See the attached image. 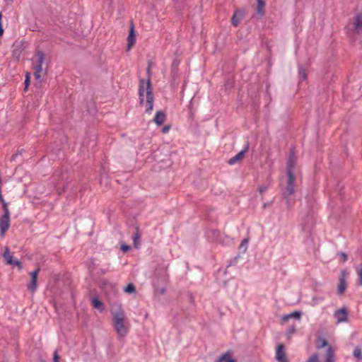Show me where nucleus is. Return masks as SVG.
<instances>
[{
    "label": "nucleus",
    "instance_id": "obj_35",
    "mask_svg": "<svg viewBox=\"0 0 362 362\" xmlns=\"http://www.w3.org/2000/svg\"><path fill=\"white\" fill-rule=\"evenodd\" d=\"M290 319V317H288V315H285L282 317L281 320L284 321V322H286L287 320H288Z\"/></svg>",
    "mask_w": 362,
    "mask_h": 362
},
{
    "label": "nucleus",
    "instance_id": "obj_4",
    "mask_svg": "<svg viewBox=\"0 0 362 362\" xmlns=\"http://www.w3.org/2000/svg\"><path fill=\"white\" fill-rule=\"evenodd\" d=\"M36 62L33 64V69L35 70L34 75L36 79H40L42 76V64L45 60L44 53L41 51L37 52L36 54Z\"/></svg>",
    "mask_w": 362,
    "mask_h": 362
},
{
    "label": "nucleus",
    "instance_id": "obj_13",
    "mask_svg": "<svg viewBox=\"0 0 362 362\" xmlns=\"http://www.w3.org/2000/svg\"><path fill=\"white\" fill-rule=\"evenodd\" d=\"M136 42V35L134 31V26L133 24L131 25L129 29V33L127 37V51H129L134 46Z\"/></svg>",
    "mask_w": 362,
    "mask_h": 362
},
{
    "label": "nucleus",
    "instance_id": "obj_23",
    "mask_svg": "<svg viewBox=\"0 0 362 362\" xmlns=\"http://www.w3.org/2000/svg\"><path fill=\"white\" fill-rule=\"evenodd\" d=\"M124 291L127 293H134L136 292L135 286L133 284H129L124 288Z\"/></svg>",
    "mask_w": 362,
    "mask_h": 362
},
{
    "label": "nucleus",
    "instance_id": "obj_14",
    "mask_svg": "<svg viewBox=\"0 0 362 362\" xmlns=\"http://www.w3.org/2000/svg\"><path fill=\"white\" fill-rule=\"evenodd\" d=\"M166 119V115L163 111H158L154 117L153 121L158 125L163 124Z\"/></svg>",
    "mask_w": 362,
    "mask_h": 362
},
{
    "label": "nucleus",
    "instance_id": "obj_21",
    "mask_svg": "<svg viewBox=\"0 0 362 362\" xmlns=\"http://www.w3.org/2000/svg\"><path fill=\"white\" fill-rule=\"evenodd\" d=\"M92 305L98 310H103V303L98 298H93L92 300Z\"/></svg>",
    "mask_w": 362,
    "mask_h": 362
},
{
    "label": "nucleus",
    "instance_id": "obj_9",
    "mask_svg": "<svg viewBox=\"0 0 362 362\" xmlns=\"http://www.w3.org/2000/svg\"><path fill=\"white\" fill-rule=\"evenodd\" d=\"M307 362H319L317 356L315 354L313 355L308 359ZM325 362H334V353L331 346H329L327 349Z\"/></svg>",
    "mask_w": 362,
    "mask_h": 362
},
{
    "label": "nucleus",
    "instance_id": "obj_2",
    "mask_svg": "<svg viewBox=\"0 0 362 362\" xmlns=\"http://www.w3.org/2000/svg\"><path fill=\"white\" fill-rule=\"evenodd\" d=\"M112 327L120 337H125L129 331V325L124 310L119 307L111 309Z\"/></svg>",
    "mask_w": 362,
    "mask_h": 362
},
{
    "label": "nucleus",
    "instance_id": "obj_17",
    "mask_svg": "<svg viewBox=\"0 0 362 362\" xmlns=\"http://www.w3.org/2000/svg\"><path fill=\"white\" fill-rule=\"evenodd\" d=\"M243 17V13L241 11H235L231 18V23L237 27L240 23L241 18Z\"/></svg>",
    "mask_w": 362,
    "mask_h": 362
},
{
    "label": "nucleus",
    "instance_id": "obj_7",
    "mask_svg": "<svg viewBox=\"0 0 362 362\" xmlns=\"http://www.w3.org/2000/svg\"><path fill=\"white\" fill-rule=\"evenodd\" d=\"M10 227V214H3L0 218V235L4 236Z\"/></svg>",
    "mask_w": 362,
    "mask_h": 362
},
{
    "label": "nucleus",
    "instance_id": "obj_1",
    "mask_svg": "<svg viewBox=\"0 0 362 362\" xmlns=\"http://www.w3.org/2000/svg\"><path fill=\"white\" fill-rule=\"evenodd\" d=\"M148 78L146 81L144 79H141L139 81V103L141 105H143L144 103V96L146 98V112L148 114H151L153 109V88L151 83V68L150 63L148 64V67L147 69Z\"/></svg>",
    "mask_w": 362,
    "mask_h": 362
},
{
    "label": "nucleus",
    "instance_id": "obj_27",
    "mask_svg": "<svg viewBox=\"0 0 362 362\" xmlns=\"http://www.w3.org/2000/svg\"><path fill=\"white\" fill-rule=\"evenodd\" d=\"M2 203H3L4 214H10V211L7 206V204L5 202V201H3Z\"/></svg>",
    "mask_w": 362,
    "mask_h": 362
},
{
    "label": "nucleus",
    "instance_id": "obj_28",
    "mask_svg": "<svg viewBox=\"0 0 362 362\" xmlns=\"http://www.w3.org/2000/svg\"><path fill=\"white\" fill-rule=\"evenodd\" d=\"M170 129V127L169 125H165L163 127L161 132L163 134H167L169 132Z\"/></svg>",
    "mask_w": 362,
    "mask_h": 362
},
{
    "label": "nucleus",
    "instance_id": "obj_10",
    "mask_svg": "<svg viewBox=\"0 0 362 362\" xmlns=\"http://www.w3.org/2000/svg\"><path fill=\"white\" fill-rule=\"evenodd\" d=\"M39 272H40V268H37L35 271H33L30 273L31 281H30V284L28 285V288L33 293L35 292L37 289V276H38Z\"/></svg>",
    "mask_w": 362,
    "mask_h": 362
},
{
    "label": "nucleus",
    "instance_id": "obj_39",
    "mask_svg": "<svg viewBox=\"0 0 362 362\" xmlns=\"http://www.w3.org/2000/svg\"><path fill=\"white\" fill-rule=\"evenodd\" d=\"M0 200H1L2 202H3V201H4V200L3 199L2 196H1V194H0Z\"/></svg>",
    "mask_w": 362,
    "mask_h": 362
},
{
    "label": "nucleus",
    "instance_id": "obj_18",
    "mask_svg": "<svg viewBox=\"0 0 362 362\" xmlns=\"http://www.w3.org/2000/svg\"><path fill=\"white\" fill-rule=\"evenodd\" d=\"M296 166V160L293 157H291L288 161L287 164V170L286 173L287 175H289V173L291 175H294V169Z\"/></svg>",
    "mask_w": 362,
    "mask_h": 362
},
{
    "label": "nucleus",
    "instance_id": "obj_36",
    "mask_svg": "<svg viewBox=\"0 0 362 362\" xmlns=\"http://www.w3.org/2000/svg\"><path fill=\"white\" fill-rule=\"evenodd\" d=\"M138 238H139V237H134V246L136 247H138V243H138V240H137Z\"/></svg>",
    "mask_w": 362,
    "mask_h": 362
},
{
    "label": "nucleus",
    "instance_id": "obj_26",
    "mask_svg": "<svg viewBox=\"0 0 362 362\" xmlns=\"http://www.w3.org/2000/svg\"><path fill=\"white\" fill-rule=\"evenodd\" d=\"M327 346V341L325 339H320L317 341V347L318 349Z\"/></svg>",
    "mask_w": 362,
    "mask_h": 362
},
{
    "label": "nucleus",
    "instance_id": "obj_6",
    "mask_svg": "<svg viewBox=\"0 0 362 362\" xmlns=\"http://www.w3.org/2000/svg\"><path fill=\"white\" fill-rule=\"evenodd\" d=\"M275 358L278 362H288L284 344L277 345Z\"/></svg>",
    "mask_w": 362,
    "mask_h": 362
},
{
    "label": "nucleus",
    "instance_id": "obj_12",
    "mask_svg": "<svg viewBox=\"0 0 362 362\" xmlns=\"http://www.w3.org/2000/svg\"><path fill=\"white\" fill-rule=\"evenodd\" d=\"M346 273L345 271H342L341 272L339 276V283L337 287V293L339 295H342L346 289L347 284L346 282Z\"/></svg>",
    "mask_w": 362,
    "mask_h": 362
},
{
    "label": "nucleus",
    "instance_id": "obj_11",
    "mask_svg": "<svg viewBox=\"0 0 362 362\" xmlns=\"http://www.w3.org/2000/svg\"><path fill=\"white\" fill-rule=\"evenodd\" d=\"M248 148H249V144H248V143H247V144L245 145L244 148L240 152H239L236 156L230 158L228 160V163L229 165H232L235 164L238 162L241 161L245 156V153L248 151Z\"/></svg>",
    "mask_w": 362,
    "mask_h": 362
},
{
    "label": "nucleus",
    "instance_id": "obj_32",
    "mask_svg": "<svg viewBox=\"0 0 362 362\" xmlns=\"http://www.w3.org/2000/svg\"><path fill=\"white\" fill-rule=\"evenodd\" d=\"M340 257H341V261L343 262H344L347 260V255L344 252H341Z\"/></svg>",
    "mask_w": 362,
    "mask_h": 362
},
{
    "label": "nucleus",
    "instance_id": "obj_38",
    "mask_svg": "<svg viewBox=\"0 0 362 362\" xmlns=\"http://www.w3.org/2000/svg\"><path fill=\"white\" fill-rule=\"evenodd\" d=\"M295 330H296V329H295V328H294V327H292V328H291V329H290V331H289V332H290V333H293V332H295Z\"/></svg>",
    "mask_w": 362,
    "mask_h": 362
},
{
    "label": "nucleus",
    "instance_id": "obj_37",
    "mask_svg": "<svg viewBox=\"0 0 362 362\" xmlns=\"http://www.w3.org/2000/svg\"><path fill=\"white\" fill-rule=\"evenodd\" d=\"M300 74H302L303 78H305V71H300Z\"/></svg>",
    "mask_w": 362,
    "mask_h": 362
},
{
    "label": "nucleus",
    "instance_id": "obj_34",
    "mask_svg": "<svg viewBox=\"0 0 362 362\" xmlns=\"http://www.w3.org/2000/svg\"><path fill=\"white\" fill-rule=\"evenodd\" d=\"M25 86L27 87L29 85V74H26V78L25 80Z\"/></svg>",
    "mask_w": 362,
    "mask_h": 362
},
{
    "label": "nucleus",
    "instance_id": "obj_22",
    "mask_svg": "<svg viewBox=\"0 0 362 362\" xmlns=\"http://www.w3.org/2000/svg\"><path fill=\"white\" fill-rule=\"evenodd\" d=\"M354 356L358 360H362V349L357 346L354 349Z\"/></svg>",
    "mask_w": 362,
    "mask_h": 362
},
{
    "label": "nucleus",
    "instance_id": "obj_16",
    "mask_svg": "<svg viewBox=\"0 0 362 362\" xmlns=\"http://www.w3.org/2000/svg\"><path fill=\"white\" fill-rule=\"evenodd\" d=\"M256 1H257V8H256L257 13L259 16H262L264 15V13H265V11H264L265 2L264 1V0H256Z\"/></svg>",
    "mask_w": 362,
    "mask_h": 362
},
{
    "label": "nucleus",
    "instance_id": "obj_15",
    "mask_svg": "<svg viewBox=\"0 0 362 362\" xmlns=\"http://www.w3.org/2000/svg\"><path fill=\"white\" fill-rule=\"evenodd\" d=\"M236 362V361L231 357L230 351L223 354L216 362Z\"/></svg>",
    "mask_w": 362,
    "mask_h": 362
},
{
    "label": "nucleus",
    "instance_id": "obj_30",
    "mask_svg": "<svg viewBox=\"0 0 362 362\" xmlns=\"http://www.w3.org/2000/svg\"><path fill=\"white\" fill-rule=\"evenodd\" d=\"M59 356L58 355L57 351H55L53 356L54 362H59Z\"/></svg>",
    "mask_w": 362,
    "mask_h": 362
},
{
    "label": "nucleus",
    "instance_id": "obj_40",
    "mask_svg": "<svg viewBox=\"0 0 362 362\" xmlns=\"http://www.w3.org/2000/svg\"><path fill=\"white\" fill-rule=\"evenodd\" d=\"M6 1H12L13 0H5Z\"/></svg>",
    "mask_w": 362,
    "mask_h": 362
},
{
    "label": "nucleus",
    "instance_id": "obj_24",
    "mask_svg": "<svg viewBox=\"0 0 362 362\" xmlns=\"http://www.w3.org/2000/svg\"><path fill=\"white\" fill-rule=\"evenodd\" d=\"M356 273L358 275V284L362 286V265L356 268Z\"/></svg>",
    "mask_w": 362,
    "mask_h": 362
},
{
    "label": "nucleus",
    "instance_id": "obj_19",
    "mask_svg": "<svg viewBox=\"0 0 362 362\" xmlns=\"http://www.w3.org/2000/svg\"><path fill=\"white\" fill-rule=\"evenodd\" d=\"M354 28L357 32L362 28V15L358 14L356 16Z\"/></svg>",
    "mask_w": 362,
    "mask_h": 362
},
{
    "label": "nucleus",
    "instance_id": "obj_29",
    "mask_svg": "<svg viewBox=\"0 0 362 362\" xmlns=\"http://www.w3.org/2000/svg\"><path fill=\"white\" fill-rule=\"evenodd\" d=\"M1 18H2V15H1V13H0V36H1L4 34V29H3L2 23H1Z\"/></svg>",
    "mask_w": 362,
    "mask_h": 362
},
{
    "label": "nucleus",
    "instance_id": "obj_20",
    "mask_svg": "<svg viewBox=\"0 0 362 362\" xmlns=\"http://www.w3.org/2000/svg\"><path fill=\"white\" fill-rule=\"evenodd\" d=\"M248 242H249V240L247 238H245L243 239L242 241H241V243L239 246V250L242 252H245L247 250V246H248Z\"/></svg>",
    "mask_w": 362,
    "mask_h": 362
},
{
    "label": "nucleus",
    "instance_id": "obj_3",
    "mask_svg": "<svg viewBox=\"0 0 362 362\" xmlns=\"http://www.w3.org/2000/svg\"><path fill=\"white\" fill-rule=\"evenodd\" d=\"M288 180L287 185L285 187L284 191L283 192L284 197L286 199L287 202H288V198L291 195L293 194L295 192V180L296 177L295 175H291L289 173V175H287Z\"/></svg>",
    "mask_w": 362,
    "mask_h": 362
},
{
    "label": "nucleus",
    "instance_id": "obj_8",
    "mask_svg": "<svg viewBox=\"0 0 362 362\" xmlns=\"http://www.w3.org/2000/svg\"><path fill=\"white\" fill-rule=\"evenodd\" d=\"M3 257L6 261L8 264H11L13 266H16L19 269L22 268V265L21 262L17 259H13V256L10 254L9 249L8 247L5 248V251L3 254Z\"/></svg>",
    "mask_w": 362,
    "mask_h": 362
},
{
    "label": "nucleus",
    "instance_id": "obj_33",
    "mask_svg": "<svg viewBox=\"0 0 362 362\" xmlns=\"http://www.w3.org/2000/svg\"><path fill=\"white\" fill-rule=\"evenodd\" d=\"M267 189V187L266 186H260L258 188V190L260 193H264Z\"/></svg>",
    "mask_w": 362,
    "mask_h": 362
},
{
    "label": "nucleus",
    "instance_id": "obj_5",
    "mask_svg": "<svg viewBox=\"0 0 362 362\" xmlns=\"http://www.w3.org/2000/svg\"><path fill=\"white\" fill-rule=\"evenodd\" d=\"M337 323L346 322L348 321V310L345 307H343L334 313Z\"/></svg>",
    "mask_w": 362,
    "mask_h": 362
},
{
    "label": "nucleus",
    "instance_id": "obj_25",
    "mask_svg": "<svg viewBox=\"0 0 362 362\" xmlns=\"http://www.w3.org/2000/svg\"><path fill=\"white\" fill-rule=\"evenodd\" d=\"M288 317H290V318H296L299 320L301 317V313L299 311H295L288 314Z\"/></svg>",
    "mask_w": 362,
    "mask_h": 362
},
{
    "label": "nucleus",
    "instance_id": "obj_31",
    "mask_svg": "<svg viewBox=\"0 0 362 362\" xmlns=\"http://www.w3.org/2000/svg\"><path fill=\"white\" fill-rule=\"evenodd\" d=\"M130 249V247L127 245H122L121 246V250L123 252H127Z\"/></svg>",
    "mask_w": 362,
    "mask_h": 362
}]
</instances>
